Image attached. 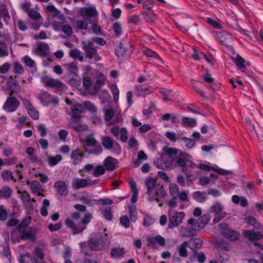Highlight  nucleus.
<instances>
[{
	"instance_id": "f257e3e1",
	"label": "nucleus",
	"mask_w": 263,
	"mask_h": 263,
	"mask_svg": "<svg viewBox=\"0 0 263 263\" xmlns=\"http://www.w3.org/2000/svg\"><path fill=\"white\" fill-rule=\"evenodd\" d=\"M145 185L146 188L147 200L149 202H156L159 206L163 204L162 199L166 196V192L161 186L157 187L156 179L148 177L145 180Z\"/></svg>"
},
{
	"instance_id": "f03ea898",
	"label": "nucleus",
	"mask_w": 263,
	"mask_h": 263,
	"mask_svg": "<svg viewBox=\"0 0 263 263\" xmlns=\"http://www.w3.org/2000/svg\"><path fill=\"white\" fill-rule=\"evenodd\" d=\"M168 190L169 194L172 199L167 201L166 203L170 208H174L177 206V199H179L180 201L183 202H189L190 200L188 198L189 190H183L179 192V187L175 183H171L168 185Z\"/></svg>"
},
{
	"instance_id": "7ed1b4c3",
	"label": "nucleus",
	"mask_w": 263,
	"mask_h": 263,
	"mask_svg": "<svg viewBox=\"0 0 263 263\" xmlns=\"http://www.w3.org/2000/svg\"><path fill=\"white\" fill-rule=\"evenodd\" d=\"M92 218V215L90 213H87L82 221V225H78L76 223L70 218H68L66 220V226L71 229L73 235L81 233L86 228V225L88 224Z\"/></svg>"
},
{
	"instance_id": "20e7f679",
	"label": "nucleus",
	"mask_w": 263,
	"mask_h": 263,
	"mask_svg": "<svg viewBox=\"0 0 263 263\" xmlns=\"http://www.w3.org/2000/svg\"><path fill=\"white\" fill-rule=\"evenodd\" d=\"M102 144L105 148L110 151L115 156H119L122 151L120 144L108 136H102L101 138Z\"/></svg>"
},
{
	"instance_id": "39448f33",
	"label": "nucleus",
	"mask_w": 263,
	"mask_h": 263,
	"mask_svg": "<svg viewBox=\"0 0 263 263\" xmlns=\"http://www.w3.org/2000/svg\"><path fill=\"white\" fill-rule=\"evenodd\" d=\"M79 14L84 20H87L89 24H92L98 17V12L93 6L83 7L79 9Z\"/></svg>"
},
{
	"instance_id": "423d86ee",
	"label": "nucleus",
	"mask_w": 263,
	"mask_h": 263,
	"mask_svg": "<svg viewBox=\"0 0 263 263\" xmlns=\"http://www.w3.org/2000/svg\"><path fill=\"white\" fill-rule=\"evenodd\" d=\"M223 210L224 206L221 203L216 202L211 205L210 212L214 214V217L213 219L214 223L219 222L226 217V213L223 211Z\"/></svg>"
},
{
	"instance_id": "0eeeda50",
	"label": "nucleus",
	"mask_w": 263,
	"mask_h": 263,
	"mask_svg": "<svg viewBox=\"0 0 263 263\" xmlns=\"http://www.w3.org/2000/svg\"><path fill=\"white\" fill-rule=\"evenodd\" d=\"M110 132L116 139L119 138L122 142L127 141L128 132L126 127H120L118 125H114L110 128Z\"/></svg>"
},
{
	"instance_id": "6e6552de",
	"label": "nucleus",
	"mask_w": 263,
	"mask_h": 263,
	"mask_svg": "<svg viewBox=\"0 0 263 263\" xmlns=\"http://www.w3.org/2000/svg\"><path fill=\"white\" fill-rule=\"evenodd\" d=\"M38 99L41 102L42 105L45 106H48L50 104L55 106L59 102L58 97L53 96L47 92H44L40 94Z\"/></svg>"
},
{
	"instance_id": "1a4fd4ad",
	"label": "nucleus",
	"mask_w": 263,
	"mask_h": 263,
	"mask_svg": "<svg viewBox=\"0 0 263 263\" xmlns=\"http://www.w3.org/2000/svg\"><path fill=\"white\" fill-rule=\"evenodd\" d=\"M169 216L168 227L173 229L182 223L185 214L183 212H169Z\"/></svg>"
},
{
	"instance_id": "9d476101",
	"label": "nucleus",
	"mask_w": 263,
	"mask_h": 263,
	"mask_svg": "<svg viewBox=\"0 0 263 263\" xmlns=\"http://www.w3.org/2000/svg\"><path fill=\"white\" fill-rule=\"evenodd\" d=\"M41 82L44 86L53 87L59 91L64 89L65 87V84L61 81L48 76L42 78Z\"/></svg>"
},
{
	"instance_id": "9b49d317",
	"label": "nucleus",
	"mask_w": 263,
	"mask_h": 263,
	"mask_svg": "<svg viewBox=\"0 0 263 263\" xmlns=\"http://www.w3.org/2000/svg\"><path fill=\"white\" fill-rule=\"evenodd\" d=\"M20 105V102L15 97H8L3 106V109L8 112H12L15 111Z\"/></svg>"
},
{
	"instance_id": "f8f14e48",
	"label": "nucleus",
	"mask_w": 263,
	"mask_h": 263,
	"mask_svg": "<svg viewBox=\"0 0 263 263\" xmlns=\"http://www.w3.org/2000/svg\"><path fill=\"white\" fill-rule=\"evenodd\" d=\"M23 104L27 110L28 115L34 120H37L39 118V112L32 105L31 102L27 99L22 100Z\"/></svg>"
},
{
	"instance_id": "ddd939ff",
	"label": "nucleus",
	"mask_w": 263,
	"mask_h": 263,
	"mask_svg": "<svg viewBox=\"0 0 263 263\" xmlns=\"http://www.w3.org/2000/svg\"><path fill=\"white\" fill-rule=\"evenodd\" d=\"M66 18L63 21L58 22L54 21L53 25L55 30H60L62 29L63 32L67 36H70L72 33V29L69 25H64L65 22Z\"/></svg>"
},
{
	"instance_id": "4468645a",
	"label": "nucleus",
	"mask_w": 263,
	"mask_h": 263,
	"mask_svg": "<svg viewBox=\"0 0 263 263\" xmlns=\"http://www.w3.org/2000/svg\"><path fill=\"white\" fill-rule=\"evenodd\" d=\"M216 39L218 42L222 45L228 46L232 41V35L228 32L223 31L217 33Z\"/></svg>"
},
{
	"instance_id": "2eb2a0df",
	"label": "nucleus",
	"mask_w": 263,
	"mask_h": 263,
	"mask_svg": "<svg viewBox=\"0 0 263 263\" xmlns=\"http://www.w3.org/2000/svg\"><path fill=\"white\" fill-rule=\"evenodd\" d=\"M27 184L29 185L31 192L34 194L38 196H44V190L43 189L40 182L34 180L32 181H27Z\"/></svg>"
},
{
	"instance_id": "dca6fc26",
	"label": "nucleus",
	"mask_w": 263,
	"mask_h": 263,
	"mask_svg": "<svg viewBox=\"0 0 263 263\" xmlns=\"http://www.w3.org/2000/svg\"><path fill=\"white\" fill-rule=\"evenodd\" d=\"M82 45L83 49L85 50L87 57L91 59L96 54L97 50L96 47H92V42L83 41Z\"/></svg>"
},
{
	"instance_id": "f3484780",
	"label": "nucleus",
	"mask_w": 263,
	"mask_h": 263,
	"mask_svg": "<svg viewBox=\"0 0 263 263\" xmlns=\"http://www.w3.org/2000/svg\"><path fill=\"white\" fill-rule=\"evenodd\" d=\"M54 187L58 193L62 196H67L68 194V189L65 182L58 180L54 183Z\"/></svg>"
},
{
	"instance_id": "a211bd4d",
	"label": "nucleus",
	"mask_w": 263,
	"mask_h": 263,
	"mask_svg": "<svg viewBox=\"0 0 263 263\" xmlns=\"http://www.w3.org/2000/svg\"><path fill=\"white\" fill-rule=\"evenodd\" d=\"M210 219L209 214H205L201 216L196 221V224H194V230L199 231L203 229L208 223Z\"/></svg>"
},
{
	"instance_id": "6ab92c4d",
	"label": "nucleus",
	"mask_w": 263,
	"mask_h": 263,
	"mask_svg": "<svg viewBox=\"0 0 263 263\" xmlns=\"http://www.w3.org/2000/svg\"><path fill=\"white\" fill-rule=\"evenodd\" d=\"M46 10L51 13V16L59 21H63L65 19V16L55 7L52 5H48Z\"/></svg>"
},
{
	"instance_id": "aec40b11",
	"label": "nucleus",
	"mask_w": 263,
	"mask_h": 263,
	"mask_svg": "<svg viewBox=\"0 0 263 263\" xmlns=\"http://www.w3.org/2000/svg\"><path fill=\"white\" fill-rule=\"evenodd\" d=\"M243 235L246 238L250 241L257 240L261 237L260 232L248 230H243Z\"/></svg>"
},
{
	"instance_id": "412c9836",
	"label": "nucleus",
	"mask_w": 263,
	"mask_h": 263,
	"mask_svg": "<svg viewBox=\"0 0 263 263\" xmlns=\"http://www.w3.org/2000/svg\"><path fill=\"white\" fill-rule=\"evenodd\" d=\"M88 246L92 251H98L101 250L104 244L96 238L92 237L88 240Z\"/></svg>"
},
{
	"instance_id": "4be33fe9",
	"label": "nucleus",
	"mask_w": 263,
	"mask_h": 263,
	"mask_svg": "<svg viewBox=\"0 0 263 263\" xmlns=\"http://www.w3.org/2000/svg\"><path fill=\"white\" fill-rule=\"evenodd\" d=\"M88 185L86 179L79 178H73L71 182V186L75 190H78Z\"/></svg>"
},
{
	"instance_id": "5701e85b",
	"label": "nucleus",
	"mask_w": 263,
	"mask_h": 263,
	"mask_svg": "<svg viewBox=\"0 0 263 263\" xmlns=\"http://www.w3.org/2000/svg\"><path fill=\"white\" fill-rule=\"evenodd\" d=\"M117 164L118 160L111 156L106 157L103 162L105 169L108 171L114 170Z\"/></svg>"
},
{
	"instance_id": "b1692460",
	"label": "nucleus",
	"mask_w": 263,
	"mask_h": 263,
	"mask_svg": "<svg viewBox=\"0 0 263 263\" xmlns=\"http://www.w3.org/2000/svg\"><path fill=\"white\" fill-rule=\"evenodd\" d=\"M84 156V153L81 152L79 148H77L71 152V159L72 161V163L74 164H78L80 163Z\"/></svg>"
},
{
	"instance_id": "393cba45",
	"label": "nucleus",
	"mask_w": 263,
	"mask_h": 263,
	"mask_svg": "<svg viewBox=\"0 0 263 263\" xmlns=\"http://www.w3.org/2000/svg\"><path fill=\"white\" fill-rule=\"evenodd\" d=\"M210 163H207L205 164H200L197 166V168H200L201 170H204V171H209L210 170H213V171H215L217 173H218L219 174L221 175H224L226 174H228L229 172L227 171H226L223 169L220 168H216L215 167H212L210 166Z\"/></svg>"
},
{
	"instance_id": "a878e982",
	"label": "nucleus",
	"mask_w": 263,
	"mask_h": 263,
	"mask_svg": "<svg viewBox=\"0 0 263 263\" xmlns=\"http://www.w3.org/2000/svg\"><path fill=\"white\" fill-rule=\"evenodd\" d=\"M191 156L186 153H181L176 158V163L180 167H184L186 165V161L190 160Z\"/></svg>"
},
{
	"instance_id": "bb28decb",
	"label": "nucleus",
	"mask_w": 263,
	"mask_h": 263,
	"mask_svg": "<svg viewBox=\"0 0 263 263\" xmlns=\"http://www.w3.org/2000/svg\"><path fill=\"white\" fill-rule=\"evenodd\" d=\"M129 183L130 188V191L132 193L130 201L133 203H135L137 200L139 193L137 187V184L133 179L129 181Z\"/></svg>"
},
{
	"instance_id": "cd10ccee",
	"label": "nucleus",
	"mask_w": 263,
	"mask_h": 263,
	"mask_svg": "<svg viewBox=\"0 0 263 263\" xmlns=\"http://www.w3.org/2000/svg\"><path fill=\"white\" fill-rule=\"evenodd\" d=\"M223 235L231 241H235L238 239L240 236L239 233L233 231L230 229H226L222 231Z\"/></svg>"
},
{
	"instance_id": "c85d7f7f",
	"label": "nucleus",
	"mask_w": 263,
	"mask_h": 263,
	"mask_svg": "<svg viewBox=\"0 0 263 263\" xmlns=\"http://www.w3.org/2000/svg\"><path fill=\"white\" fill-rule=\"evenodd\" d=\"M49 47L47 44L41 43L34 48V51L39 55H45L47 54Z\"/></svg>"
},
{
	"instance_id": "c756f323",
	"label": "nucleus",
	"mask_w": 263,
	"mask_h": 263,
	"mask_svg": "<svg viewBox=\"0 0 263 263\" xmlns=\"http://www.w3.org/2000/svg\"><path fill=\"white\" fill-rule=\"evenodd\" d=\"M163 151L168 158L174 160L176 159L179 150L176 148L165 146L163 148Z\"/></svg>"
},
{
	"instance_id": "7c9ffc66",
	"label": "nucleus",
	"mask_w": 263,
	"mask_h": 263,
	"mask_svg": "<svg viewBox=\"0 0 263 263\" xmlns=\"http://www.w3.org/2000/svg\"><path fill=\"white\" fill-rule=\"evenodd\" d=\"M125 254V251L124 248L120 247L112 248L110 251L111 257L114 258L123 257Z\"/></svg>"
},
{
	"instance_id": "2f4dec72",
	"label": "nucleus",
	"mask_w": 263,
	"mask_h": 263,
	"mask_svg": "<svg viewBox=\"0 0 263 263\" xmlns=\"http://www.w3.org/2000/svg\"><path fill=\"white\" fill-rule=\"evenodd\" d=\"M7 83L11 93L17 92L20 90V86L15 78L10 77L8 79Z\"/></svg>"
},
{
	"instance_id": "473e14b6",
	"label": "nucleus",
	"mask_w": 263,
	"mask_h": 263,
	"mask_svg": "<svg viewBox=\"0 0 263 263\" xmlns=\"http://www.w3.org/2000/svg\"><path fill=\"white\" fill-rule=\"evenodd\" d=\"M104 112V120L106 121H110L115 114V109L110 105H106L103 107Z\"/></svg>"
},
{
	"instance_id": "72a5a7b5",
	"label": "nucleus",
	"mask_w": 263,
	"mask_h": 263,
	"mask_svg": "<svg viewBox=\"0 0 263 263\" xmlns=\"http://www.w3.org/2000/svg\"><path fill=\"white\" fill-rule=\"evenodd\" d=\"M203 79L204 81L209 84L211 88L218 90L220 88L219 84L215 82V80L212 78L209 74L206 73L203 76Z\"/></svg>"
},
{
	"instance_id": "f704fd0d",
	"label": "nucleus",
	"mask_w": 263,
	"mask_h": 263,
	"mask_svg": "<svg viewBox=\"0 0 263 263\" xmlns=\"http://www.w3.org/2000/svg\"><path fill=\"white\" fill-rule=\"evenodd\" d=\"M245 221L248 224L251 225L256 229H258V230L263 229L262 226L253 217L248 216V217H246Z\"/></svg>"
},
{
	"instance_id": "c9c22d12",
	"label": "nucleus",
	"mask_w": 263,
	"mask_h": 263,
	"mask_svg": "<svg viewBox=\"0 0 263 263\" xmlns=\"http://www.w3.org/2000/svg\"><path fill=\"white\" fill-rule=\"evenodd\" d=\"M194 229L191 227H181L179 230V234L181 237H191L194 235Z\"/></svg>"
},
{
	"instance_id": "e433bc0d",
	"label": "nucleus",
	"mask_w": 263,
	"mask_h": 263,
	"mask_svg": "<svg viewBox=\"0 0 263 263\" xmlns=\"http://www.w3.org/2000/svg\"><path fill=\"white\" fill-rule=\"evenodd\" d=\"M154 163L158 168L162 170L172 168V165L170 163L165 161L161 159H157L155 161Z\"/></svg>"
},
{
	"instance_id": "4c0bfd02",
	"label": "nucleus",
	"mask_w": 263,
	"mask_h": 263,
	"mask_svg": "<svg viewBox=\"0 0 263 263\" xmlns=\"http://www.w3.org/2000/svg\"><path fill=\"white\" fill-rule=\"evenodd\" d=\"M23 240L22 234L14 229L11 234V241L13 243L20 242Z\"/></svg>"
},
{
	"instance_id": "58836bf2",
	"label": "nucleus",
	"mask_w": 263,
	"mask_h": 263,
	"mask_svg": "<svg viewBox=\"0 0 263 263\" xmlns=\"http://www.w3.org/2000/svg\"><path fill=\"white\" fill-rule=\"evenodd\" d=\"M69 55L75 60H79L80 62H83L84 60L83 53L77 48L71 49L69 52Z\"/></svg>"
},
{
	"instance_id": "ea45409f",
	"label": "nucleus",
	"mask_w": 263,
	"mask_h": 263,
	"mask_svg": "<svg viewBox=\"0 0 263 263\" xmlns=\"http://www.w3.org/2000/svg\"><path fill=\"white\" fill-rule=\"evenodd\" d=\"M234 61L239 69L242 71H244L246 69V61L239 55H237L236 57L234 58Z\"/></svg>"
},
{
	"instance_id": "a19ab883",
	"label": "nucleus",
	"mask_w": 263,
	"mask_h": 263,
	"mask_svg": "<svg viewBox=\"0 0 263 263\" xmlns=\"http://www.w3.org/2000/svg\"><path fill=\"white\" fill-rule=\"evenodd\" d=\"M62 160V157L60 155H57L55 156H48L47 158V161L50 166H53L57 165Z\"/></svg>"
},
{
	"instance_id": "79ce46f5",
	"label": "nucleus",
	"mask_w": 263,
	"mask_h": 263,
	"mask_svg": "<svg viewBox=\"0 0 263 263\" xmlns=\"http://www.w3.org/2000/svg\"><path fill=\"white\" fill-rule=\"evenodd\" d=\"M29 219H24L15 229L18 230V231H19L21 233L23 234L26 231L27 227L29 224Z\"/></svg>"
},
{
	"instance_id": "37998d69",
	"label": "nucleus",
	"mask_w": 263,
	"mask_h": 263,
	"mask_svg": "<svg viewBox=\"0 0 263 263\" xmlns=\"http://www.w3.org/2000/svg\"><path fill=\"white\" fill-rule=\"evenodd\" d=\"M143 53L145 55H146L147 57L156 59V60L162 61V60L161 58L159 56V55L153 50L149 49H146L145 50L143 51Z\"/></svg>"
},
{
	"instance_id": "c03bdc74",
	"label": "nucleus",
	"mask_w": 263,
	"mask_h": 263,
	"mask_svg": "<svg viewBox=\"0 0 263 263\" xmlns=\"http://www.w3.org/2000/svg\"><path fill=\"white\" fill-rule=\"evenodd\" d=\"M23 239L34 240L35 239V231L30 228L28 231L25 232L22 234Z\"/></svg>"
},
{
	"instance_id": "a18cd8bd",
	"label": "nucleus",
	"mask_w": 263,
	"mask_h": 263,
	"mask_svg": "<svg viewBox=\"0 0 263 263\" xmlns=\"http://www.w3.org/2000/svg\"><path fill=\"white\" fill-rule=\"evenodd\" d=\"M97 143V140L92 135L87 136L84 140V144L88 147L95 146Z\"/></svg>"
},
{
	"instance_id": "49530a36",
	"label": "nucleus",
	"mask_w": 263,
	"mask_h": 263,
	"mask_svg": "<svg viewBox=\"0 0 263 263\" xmlns=\"http://www.w3.org/2000/svg\"><path fill=\"white\" fill-rule=\"evenodd\" d=\"M181 123L185 127L194 126L196 124L195 119L188 118L183 117L181 119Z\"/></svg>"
},
{
	"instance_id": "de8ad7c7",
	"label": "nucleus",
	"mask_w": 263,
	"mask_h": 263,
	"mask_svg": "<svg viewBox=\"0 0 263 263\" xmlns=\"http://www.w3.org/2000/svg\"><path fill=\"white\" fill-rule=\"evenodd\" d=\"M34 255V260L35 263H45L43 261L44 255L42 250L40 249L35 250Z\"/></svg>"
},
{
	"instance_id": "09e8293b",
	"label": "nucleus",
	"mask_w": 263,
	"mask_h": 263,
	"mask_svg": "<svg viewBox=\"0 0 263 263\" xmlns=\"http://www.w3.org/2000/svg\"><path fill=\"white\" fill-rule=\"evenodd\" d=\"M105 168L102 165H98L94 167L92 175L95 177H98L103 175L105 172Z\"/></svg>"
},
{
	"instance_id": "8fccbe9b",
	"label": "nucleus",
	"mask_w": 263,
	"mask_h": 263,
	"mask_svg": "<svg viewBox=\"0 0 263 263\" xmlns=\"http://www.w3.org/2000/svg\"><path fill=\"white\" fill-rule=\"evenodd\" d=\"M188 246V242L184 241L180 246L178 247L179 254L180 256L186 257L187 256L186 248Z\"/></svg>"
},
{
	"instance_id": "3c124183",
	"label": "nucleus",
	"mask_w": 263,
	"mask_h": 263,
	"mask_svg": "<svg viewBox=\"0 0 263 263\" xmlns=\"http://www.w3.org/2000/svg\"><path fill=\"white\" fill-rule=\"evenodd\" d=\"M110 89L113 95L114 100L117 103L119 98V90L116 84L112 83L110 85Z\"/></svg>"
},
{
	"instance_id": "603ef678",
	"label": "nucleus",
	"mask_w": 263,
	"mask_h": 263,
	"mask_svg": "<svg viewBox=\"0 0 263 263\" xmlns=\"http://www.w3.org/2000/svg\"><path fill=\"white\" fill-rule=\"evenodd\" d=\"M195 200L198 202H203L206 199V194L200 191H196L194 193Z\"/></svg>"
},
{
	"instance_id": "864d4df0",
	"label": "nucleus",
	"mask_w": 263,
	"mask_h": 263,
	"mask_svg": "<svg viewBox=\"0 0 263 263\" xmlns=\"http://www.w3.org/2000/svg\"><path fill=\"white\" fill-rule=\"evenodd\" d=\"M64 66L69 72L72 74L76 73L78 70L77 64L74 62L66 64L64 65Z\"/></svg>"
},
{
	"instance_id": "5fc2aeb1",
	"label": "nucleus",
	"mask_w": 263,
	"mask_h": 263,
	"mask_svg": "<svg viewBox=\"0 0 263 263\" xmlns=\"http://www.w3.org/2000/svg\"><path fill=\"white\" fill-rule=\"evenodd\" d=\"M84 109L83 105L76 104L71 105V110L73 115H78L81 113Z\"/></svg>"
},
{
	"instance_id": "6e6d98bb",
	"label": "nucleus",
	"mask_w": 263,
	"mask_h": 263,
	"mask_svg": "<svg viewBox=\"0 0 263 263\" xmlns=\"http://www.w3.org/2000/svg\"><path fill=\"white\" fill-rule=\"evenodd\" d=\"M12 190L8 186H5L0 190V198H9L12 194Z\"/></svg>"
},
{
	"instance_id": "4d7b16f0",
	"label": "nucleus",
	"mask_w": 263,
	"mask_h": 263,
	"mask_svg": "<svg viewBox=\"0 0 263 263\" xmlns=\"http://www.w3.org/2000/svg\"><path fill=\"white\" fill-rule=\"evenodd\" d=\"M147 159L146 154L143 151H140L138 154V159L134 162L135 166L137 167L141 163V161H144Z\"/></svg>"
},
{
	"instance_id": "13d9d810",
	"label": "nucleus",
	"mask_w": 263,
	"mask_h": 263,
	"mask_svg": "<svg viewBox=\"0 0 263 263\" xmlns=\"http://www.w3.org/2000/svg\"><path fill=\"white\" fill-rule=\"evenodd\" d=\"M9 54V51L6 44L3 42H0V57H5Z\"/></svg>"
},
{
	"instance_id": "bf43d9fd",
	"label": "nucleus",
	"mask_w": 263,
	"mask_h": 263,
	"mask_svg": "<svg viewBox=\"0 0 263 263\" xmlns=\"http://www.w3.org/2000/svg\"><path fill=\"white\" fill-rule=\"evenodd\" d=\"M2 178L4 181H10L13 179L12 172L9 170H5L2 173Z\"/></svg>"
},
{
	"instance_id": "052dcab7",
	"label": "nucleus",
	"mask_w": 263,
	"mask_h": 263,
	"mask_svg": "<svg viewBox=\"0 0 263 263\" xmlns=\"http://www.w3.org/2000/svg\"><path fill=\"white\" fill-rule=\"evenodd\" d=\"M101 212L104 217L108 220H110L112 218L111 212V208L109 206L104 207L101 209Z\"/></svg>"
},
{
	"instance_id": "680f3d73",
	"label": "nucleus",
	"mask_w": 263,
	"mask_h": 263,
	"mask_svg": "<svg viewBox=\"0 0 263 263\" xmlns=\"http://www.w3.org/2000/svg\"><path fill=\"white\" fill-rule=\"evenodd\" d=\"M89 24L87 20H78L76 22V27L79 30H86L88 28V24Z\"/></svg>"
},
{
	"instance_id": "e2e57ef3",
	"label": "nucleus",
	"mask_w": 263,
	"mask_h": 263,
	"mask_svg": "<svg viewBox=\"0 0 263 263\" xmlns=\"http://www.w3.org/2000/svg\"><path fill=\"white\" fill-rule=\"evenodd\" d=\"M22 61L27 66L30 68L34 67L35 66V61L32 59L28 55H25Z\"/></svg>"
},
{
	"instance_id": "0e129e2a",
	"label": "nucleus",
	"mask_w": 263,
	"mask_h": 263,
	"mask_svg": "<svg viewBox=\"0 0 263 263\" xmlns=\"http://www.w3.org/2000/svg\"><path fill=\"white\" fill-rule=\"evenodd\" d=\"M137 95L139 96H144L148 93V90L144 86L138 85L135 88Z\"/></svg>"
},
{
	"instance_id": "69168bd1",
	"label": "nucleus",
	"mask_w": 263,
	"mask_h": 263,
	"mask_svg": "<svg viewBox=\"0 0 263 263\" xmlns=\"http://www.w3.org/2000/svg\"><path fill=\"white\" fill-rule=\"evenodd\" d=\"M155 241L157 242L161 246H164L165 245V239L160 235H157L155 237H152L149 239V242L151 243H154Z\"/></svg>"
},
{
	"instance_id": "338daca9",
	"label": "nucleus",
	"mask_w": 263,
	"mask_h": 263,
	"mask_svg": "<svg viewBox=\"0 0 263 263\" xmlns=\"http://www.w3.org/2000/svg\"><path fill=\"white\" fill-rule=\"evenodd\" d=\"M100 99L101 101V103H104L106 102H108L110 99V96L109 92L107 90H103L100 97Z\"/></svg>"
},
{
	"instance_id": "774afa93",
	"label": "nucleus",
	"mask_w": 263,
	"mask_h": 263,
	"mask_svg": "<svg viewBox=\"0 0 263 263\" xmlns=\"http://www.w3.org/2000/svg\"><path fill=\"white\" fill-rule=\"evenodd\" d=\"M155 222V219L149 215H146L143 220V226L145 227H149Z\"/></svg>"
}]
</instances>
